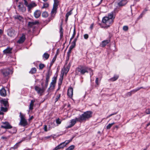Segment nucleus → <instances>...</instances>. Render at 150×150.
<instances>
[{
	"mask_svg": "<svg viewBox=\"0 0 150 150\" xmlns=\"http://www.w3.org/2000/svg\"><path fill=\"white\" fill-rule=\"evenodd\" d=\"M24 4L28 7V3L27 1L26 0H24Z\"/></svg>",
	"mask_w": 150,
	"mask_h": 150,
	"instance_id": "nucleus-58",
	"label": "nucleus"
},
{
	"mask_svg": "<svg viewBox=\"0 0 150 150\" xmlns=\"http://www.w3.org/2000/svg\"><path fill=\"white\" fill-rule=\"evenodd\" d=\"M77 37L76 38H75L72 42H74L75 43H76V41L77 40Z\"/></svg>",
	"mask_w": 150,
	"mask_h": 150,
	"instance_id": "nucleus-61",
	"label": "nucleus"
},
{
	"mask_svg": "<svg viewBox=\"0 0 150 150\" xmlns=\"http://www.w3.org/2000/svg\"><path fill=\"white\" fill-rule=\"evenodd\" d=\"M114 11H112L108 14V16L103 18L102 22L105 24L108 27L112 24L115 18V16L114 14Z\"/></svg>",
	"mask_w": 150,
	"mask_h": 150,
	"instance_id": "nucleus-1",
	"label": "nucleus"
},
{
	"mask_svg": "<svg viewBox=\"0 0 150 150\" xmlns=\"http://www.w3.org/2000/svg\"><path fill=\"white\" fill-rule=\"evenodd\" d=\"M50 55L48 53H45L43 55L42 57L43 58H45V60L47 59L49 57Z\"/></svg>",
	"mask_w": 150,
	"mask_h": 150,
	"instance_id": "nucleus-29",
	"label": "nucleus"
},
{
	"mask_svg": "<svg viewBox=\"0 0 150 150\" xmlns=\"http://www.w3.org/2000/svg\"><path fill=\"white\" fill-rule=\"evenodd\" d=\"M44 130L45 131L47 132V126L46 125H45L44 126Z\"/></svg>",
	"mask_w": 150,
	"mask_h": 150,
	"instance_id": "nucleus-57",
	"label": "nucleus"
},
{
	"mask_svg": "<svg viewBox=\"0 0 150 150\" xmlns=\"http://www.w3.org/2000/svg\"><path fill=\"white\" fill-rule=\"evenodd\" d=\"M115 124V123L113 122L111 124H109L106 127V128L107 129H109L111 127Z\"/></svg>",
	"mask_w": 150,
	"mask_h": 150,
	"instance_id": "nucleus-36",
	"label": "nucleus"
},
{
	"mask_svg": "<svg viewBox=\"0 0 150 150\" xmlns=\"http://www.w3.org/2000/svg\"><path fill=\"white\" fill-rule=\"evenodd\" d=\"M128 27L127 26H124L123 27V29L124 30L127 31L128 29Z\"/></svg>",
	"mask_w": 150,
	"mask_h": 150,
	"instance_id": "nucleus-51",
	"label": "nucleus"
},
{
	"mask_svg": "<svg viewBox=\"0 0 150 150\" xmlns=\"http://www.w3.org/2000/svg\"><path fill=\"white\" fill-rule=\"evenodd\" d=\"M71 141L67 140L65 142H63L55 147V149L57 150L60 149H62L64 148L65 146H66L68 143H69Z\"/></svg>",
	"mask_w": 150,
	"mask_h": 150,
	"instance_id": "nucleus-7",
	"label": "nucleus"
},
{
	"mask_svg": "<svg viewBox=\"0 0 150 150\" xmlns=\"http://www.w3.org/2000/svg\"><path fill=\"white\" fill-rule=\"evenodd\" d=\"M25 39V35L23 34L22 36L20 38L18 41L17 42L19 43H22L23 42Z\"/></svg>",
	"mask_w": 150,
	"mask_h": 150,
	"instance_id": "nucleus-17",
	"label": "nucleus"
},
{
	"mask_svg": "<svg viewBox=\"0 0 150 150\" xmlns=\"http://www.w3.org/2000/svg\"><path fill=\"white\" fill-rule=\"evenodd\" d=\"M57 7L53 6V8L51 12V14L52 15L53 14H55L56 13L57 10Z\"/></svg>",
	"mask_w": 150,
	"mask_h": 150,
	"instance_id": "nucleus-27",
	"label": "nucleus"
},
{
	"mask_svg": "<svg viewBox=\"0 0 150 150\" xmlns=\"http://www.w3.org/2000/svg\"><path fill=\"white\" fill-rule=\"evenodd\" d=\"M13 17L15 19L18 20L20 21H21L23 19L22 16L18 14L15 15Z\"/></svg>",
	"mask_w": 150,
	"mask_h": 150,
	"instance_id": "nucleus-23",
	"label": "nucleus"
},
{
	"mask_svg": "<svg viewBox=\"0 0 150 150\" xmlns=\"http://www.w3.org/2000/svg\"><path fill=\"white\" fill-rule=\"evenodd\" d=\"M141 88H144L143 87L138 88L135 89L133 90L132 91H134V93H135V92H137V91H138Z\"/></svg>",
	"mask_w": 150,
	"mask_h": 150,
	"instance_id": "nucleus-39",
	"label": "nucleus"
},
{
	"mask_svg": "<svg viewBox=\"0 0 150 150\" xmlns=\"http://www.w3.org/2000/svg\"><path fill=\"white\" fill-rule=\"evenodd\" d=\"M110 41V40H106L103 41L100 44L101 46L102 47H104L107 44H108Z\"/></svg>",
	"mask_w": 150,
	"mask_h": 150,
	"instance_id": "nucleus-21",
	"label": "nucleus"
},
{
	"mask_svg": "<svg viewBox=\"0 0 150 150\" xmlns=\"http://www.w3.org/2000/svg\"><path fill=\"white\" fill-rule=\"evenodd\" d=\"M44 65L42 64H40L39 65V68L41 69H42L44 68Z\"/></svg>",
	"mask_w": 150,
	"mask_h": 150,
	"instance_id": "nucleus-45",
	"label": "nucleus"
},
{
	"mask_svg": "<svg viewBox=\"0 0 150 150\" xmlns=\"http://www.w3.org/2000/svg\"><path fill=\"white\" fill-rule=\"evenodd\" d=\"M12 48L10 47H8L6 49L4 50L3 52L4 54H11L12 53L11 51Z\"/></svg>",
	"mask_w": 150,
	"mask_h": 150,
	"instance_id": "nucleus-16",
	"label": "nucleus"
},
{
	"mask_svg": "<svg viewBox=\"0 0 150 150\" xmlns=\"http://www.w3.org/2000/svg\"><path fill=\"white\" fill-rule=\"evenodd\" d=\"M132 93H134V91H132H132H131L130 92L127 93L126 94V96H130L131 95Z\"/></svg>",
	"mask_w": 150,
	"mask_h": 150,
	"instance_id": "nucleus-44",
	"label": "nucleus"
},
{
	"mask_svg": "<svg viewBox=\"0 0 150 150\" xmlns=\"http://www.w3.org/2000/svg\"><path fill=\"white\" fill-rule=\"evenodd\" d=\"M8 99L7 98L6 99H3L0 100V102L1 103H8Z\"/></svg>",
	"mask_w": 150,
	"mask_h": 150,
	"instance_id": "nucleus-30",
	"label": "nucleus"
},
{
	"mask_svg": "<svg viewBox=\"0 0 150 150\" xmlns=\"http://www.w3.org/2000/svg\"><path fill=\"white\" fill-rule=\"evenodd\" d=\"M17 32L13 29H9L8 31V34L10 37H14L16 35Z\"/></svg>",
	"mask_w": 150,
	"mask_h": 150,
	"instance_id": "nucleus-13",
	"label": "nucleus"
},
{
	"mask_svg": "<svg viewBox=\"0 0 150 150\" xmlns=\"http://www.w3.org/2000/svg\"><path fill=\"white\" fill-rule=\"evenodd\" d=\"M34 106V104H30L29 107V111L32 110L33 109Z\"/></svg>",
	"mask_w": 150,
	"mask_h": 150,
	"instance_id": "nucleus-40",
	"label": "nucleus"
},
{
	"mask_svg": "<svg viewBox=\"0 0 150 150\" xmlns=\"http://www.w3.org/2000/svg\"><path fill=\"white\" fill-rule=\"evenodd\" d=\"M60 94H58V95L57 96V97L56 98V100L55 101V103H56L58 100V99L60 97Z\"/></svg>",
	"mask_w": 150,
	"mask_h": 150,
	"instance_id": "nucleus-47",
	"label": "nucleus"
},
{
	"mask_svg": "<svg viewBox=\"0 0 150 150\" xmlns=\"http://www.w3.org/2000/svg\"><path fill=\"white\" fill-rule=\"evenodd\" d=\"M76 121H77L76 118L75 119L71 120L70 122H69V125H68L66 127V128L68 129L72 127L76 124Z\"/></svg>",
	"mask_w": 150,
	"mask_h": 150,
	"instance_id": "nucleus-12",
	"label": "nucleus"
},
{
	"mask_svg": "<svg viewBox=\"0 0 150 150\" xmlns=\"http://www.w3.org/2000/svg\"><path fill=\"white\" fill-rule=\"evenodd\" d=\"M3 104V106H5V108L1 107V110L4 112H6L7 111V107L8 106V104Z\"/></svg>",
	"mask_w": 150,
	"mask_h": 150,
	"instance_id": "nucleus-19",
	"label": "nucleus"
},
{
	"mask_svg": "<svg viewBox=\"0 0 150 150\" xmlns=\"http://www.w3.org/2000/svg\"><path fill=\"white\" fill-rule=\"evenodd\" d=\"M2 74L3 76L7 77L9 74L11 72V70L8 68L3 69L1 70Z\"/></svg>",
	"mask_w": 150,
	"mask_h": 150,
	"instance_id": "nucleus-6",
	"label": "nucleus"
},
{
	"mask_svg": "<svg viewBox=\"0 0 150 150\" xmlns=\"http://www.w3.org/2000/svg\"><path fill=\"white\" fill-rule=\"evenodd\" d=\"M42 88H40L38 86H35V90L37 92L38 94L40 95H42L43 93L44 92L45 89V86L44 85L43 82H42L41 83Z\"/></svg>",
	"mask_w": 150,
	"mask_h": 150,
	"instance_id": "nucleus-4",
	"label": "nucleus"
},
{
	"mask_svg": "<svg viewBox=\"0 0 150 150\" xmlns=\"http://www.w3.org/2000/svg\"><path fill=\"white\" fill-rule=\"evenodd\" d=\"M54 3L53 4V6L57 7L58 5L59 1L58 0H54Z\"/></svg>",
	"mask_w": 150,
	"mask_h": 150,
	"instance_id": "nucleus-34",
	"label": "nucleus"
},
{
	"mask_svg": "<svg viewBox=\"0 0 150 150\" xmlns=\"http://www.w3.org/2000/svg\"><path fill=\"white\" fill-rule=\"evenodd\" d=\"M36 6V4L35 3H33L29 4L28 7V8L30 9L34 7H35Z\"/></svg>",
	"mask_w": 150,
	"mask_h": 150,
	"instance_id": "nucleus-24",
	"label": "nucleus"
},
{
	"mask_svg": "<svg viewBox=\"0 0 150 150\" xmlns=\"http://www.w3.org/2000/svg\"><path fill=\"white\" fill-rule=\"evenodd\" d=\"M70 66V63H69L67 65H65L62 69L61 73L67 74L69 70Z\"/></svg>",
	"mask_w": 150,
	"mask_h": 150,
	"instance_id": "nucleus-8",
	"label": "nucleus"
},
{
	"mask_svg": "<svg viewBox=\"0 0 150 150\" xmlns=\"http://www.w3.org/2000/svg\"><path fill=\"white\" fill-rule=\"evenodd\" d=\"M48 13L46 11H44L42 13V16L44 18H47L48 16Z\"/></svg>",
	"mask_w": 150,
	"mask_h": 150,
	"instance_id": "nucleus-33",
	"label": "nucleus"
},
{
	"mask_svg": "<svg viewBox=\"0 0 150 150\" xmlns=\"http://www.w3.org/2000/svg\"><path fill=\"white\" fill-rule=\"evenodd\" d=\"M3 33V31L1 29H0V35Z\"/></svg>",
	"mask_w": 150,
	"mask_h": 150,
	"instance_id": "nucleus-63",
	"label": "nucleus"
},
{
	"mask_svg": "<svg viewBox=\"0 0 150 150\" xmlns=\"http://www.w3.org/2000/svg\"><path fill=\"white\" fill-rule=\"evenodd\" d=\"M56 122L57 124H60L61 123V121L58 118L56 120Z\"/></svg>",
	"mask_w": 150,
	"mask_h": 150,
	"instance_id": "nucleus-46",
	"label": "nucleus"
},
{
	"mask_svg": "<svg viewBox=\"0 0 150 150\" xmlns=\"http://www.w3.org/2000/svg\"><path fill=\"white\" fill-rule=\"evenodd\" d=\"M20 117L21 120L19 125L23 126L25 127L28 125L27 121L25 117V115L22 114L21 112L20 113Z\"/></svg>",
	"mask_w": 150,
	"mask_h": 150,
	"instance_id": "nucleus-5",
	"label": "nucleus"
},
{
	"mask_svg": "<svg viewBox=\"0 0 150 150\" xmlns=\"http://www.w3.org/2000/svg\"><path fill=\"white\" fill-rule=\"evenodd\" d=\"M73 95V89L71 87L69 88L67 91V95L69 97L71 98Z\"/></svg>",
	"mask_w": 150,
	"mask_h": 150,
	"instance_id": "nucleus-14",
	"label": "nucleus"
},
{
	"mask_svg": "<svg viewBox=\"0 0 150 150\" xmlns=\"http://www.w3.org/2000/svg\"><path fill=\"white\" fill-rule=\"evenodd\" d=\"M61 74H62V76L59 79V82L58 83V84L59 85H60L62 83V80L63 79V76L64 74H62V73H61Z\"/></svg>",
	"mask_w": 150,
	"mask_h": 150,
	"instance_id": "nucleus-31",
	"label": "nucleus"
},
{
	"mask_svg": "<svg viewBox=\"0 0 150 150\" xmlns=\"http://www.w3.org/2000/svg\"><path fill=\"white\" fill-rule=\"evenodd\" d=\"M92 112L90 111L84 112L78 118H76L77 121L80 122L85 121L92 117Z\"/></svg>",
	"mask_w": 150,
	"mask_h": 150,
	"instance_id": "nucleus-3",
	"label": "nucleus"
},
{
	"mask_svg": "<svg viewBox=\"0 0 150 150\" xmlns=\"http://www.w3.org/2000/svg\"><path fill=\"white\" fill-rule=\"evenodd\" d=\"M71 49L69 48V50H68V51L67 52V57H69V56L70 54L71 53Z\"/></svg>",
	"mask_w": 150,
	"mask_h": 150,
	"instance_id": "nucleus-50",
	"label": "nucleus"
},
{
	"mask_svg": "<svg viewBox=\"0 0 150 150\" xmlns=\"http://www.w3.org/2000/svg\"><path fill=\"white\" fill-rule=\"evenodd\" d=\"M84 38L86 39H87L88 38V35L87 34H85L84 35Z\"/></svg>",
	"mask_w": 150,
	"mask_h": 150,
	"instance_id": "nucleus-52",
	"label": "nucleus"
},
{
	"mask_svg": "<svg viewBox=\"0 0 150 150\" xmlns=\"http://www.w3.org/2000/svg\"><path fill=\"white\" fill-rule=\"evenodd\" d=\"M63 30L62 27L61 26L60 27V29L59 30V33L60 38L61 39L63 36Z\"/></svg>",
	"mask_w": 150,
	"mask_h": 150,
	"instance_id": "nucleus-26",
	"label": "nucleus"
},
{
	"mask_svg": "<svg viewBox=\"0 0 150 150\" xmlns=\"http://www.w3.org/2000/svg\"><path fill=\"white\" fill-rule=\"evenodd\" d=\"M50 78V76L49 74L46 75V79H49Z\"/></svg>",
	"mask_w": 150,
	"mask_h": 150,
	"instance_id": "nucleus-54",
	"label": "nucleus"
},
{
	"mask_svg": "<svg viewBox=\"0 0 150 150\" xmlns=\"http://www.w3.org/2000/svg\"><path fill=\"white\" fill-rule=\"evenodd\" d=\"M1 138L2 139H7V137H1Z\"/></svg>",
	"mask_w": 150,
	"mask_h": 150,
	"instance_id": "nucleus-62",
	"label": "nucleus"
},
{
	"mask_svg": "<svg viewBox=\"0 0 150 150\" xmlns=\"http://www.w3.org/2000/svg\"><path fill=\"white\" fill-rule=\"evenodd\" d=\"M119 76L117 75H115L113 77L110 79V80L112 81L116 80L118 78Z\"/></svg>",
	"mask_w": 150,
	"mask_h": 150,
	"instance_id": "nucleus-25",
	"label": "nucleus"
},
{
	"mask_svg": "<svg viewBox=\"0 0 150 150\" xmlns=\"http://www.w3.org/2000/svg\"><path fill=\"white\" fill-rule=\"evenodd\" d=\"M56 82V80L55 78L52 80V81L50 84V87L48 88V91H52L54 89Z\"/></svg>",
	"mask_w": 150,
	"mask_h": 150,
	"instance_id": "nucleus-10",
	"label": "nucleus"
},
{
	"mask_svg": "<svg viewBox=\"0 0 150 150\" xmlns=\"http://www.w3.org/2000/svg\"><path fill=\"white\" fill-rule=\"evenodd\" d=\"M38 23L39 22L37 21H36L34 22H29L28 24V26L30 27H31L33 25L37 24H38Z\"/></svg>",
	"mask_w": 150,
	"mask_h": 150,
	"instance_id": "nucleus-20",
	"label": "nucleus"
},
{
	"mask_svg": "<svg viewBox=\"0 0 150 150\" xmlns=\"http://www.w3.org/2000/svg\"><path fill=\"white\" fill-rule=\"evenodd\" d=\"M74 148V146L73 145H72L69 147L66 150H73Z\"/></svg>",
	"mask_w": 150,
	"mask_h": 150,
	"instance_id": "nucleus-38",
	"label": "nucleus"
},
{
	"mask_svg": "<svg viewBox=\"0 0 150 150\" xmlns=\"http://www.w3.org/2000/svg\"><path fill=\"white\" fill-rule=\"evenodd\" d=\"M0 94L2 96H6V91L3 88L0 90Z\"/></svg>",
	"mask_w": 150,
	"mask_h": 150,
	"instance_id": "nucleus-18",
	"label": "nucleus"
},
{
	"mask_svg": "<svg viewBox=\"0 0 150 150\" xmlns=\"http://www.w3.org/2000/svg\"><path fill=\"white\" fill-rule=\"evenodd\" d=\"M18 8L20 10H22V9L21 8V4H19L18 6Z\"/></svg>",
	"mask_w": 150,
	"mask_h": 150,
	"instance_id": "nucleus-60",
	"label": "nucleus"
},
{
	"mask_svg": "<svg viewBox=\"0 0 150 150\" xmlns=\"http://www.w3.org/2000/svg\"><path fill=\"white\" fill-rule=\"evenodd\" d=\"M3 125L1 126V128L5 129H9L12 128V126L7 122H2Z\"/></svg>",
	"mask_w": 150,
	"mask_h": 150,
	"instance_id": "nucleus-11",
	"label": "nucleus"
},
{
	"mask_svg": "<svg viewBox=\"0 0 150 150\" xmlns=\"http://www.w3.org/2000/svg\"><path fill=\"white\" fill-rule=\"evenodd\" d=\"M72 13L71 10L69 12H68L66 15V17H67V18H68V17Z\"/></svg>",
	"mask_w": 150,
	"mask_h": 150,
	"instance_id": "nucleus-42",
	"label": "nucleus"
},
{
	"mask_svg": "<svg viewBox=\"0 0 150 150\" xmlns=\"http://www.w3.org/2000/svg\"><path fill=\"white\" fill-rule=\"evenodd\" d=\"M23 141V140H21L18 142L13 147V149H17L19 146V144L21 143Z\"/></svg>",
	"mask_w": 150,
	"mask_h": 150,
	"instance_id": "nucleus-28",
	"label": "nucleus"
},
{
	"mask_svg": "<svg viewBox=\"0 0 150 150\" xmlns=\"http://www.w3.org/2000/svg\"><path fill=\"white\" fill-rule=\"evenodd\" d=\"M127 3V0H122L120 2L118 3V5L119 6H122Z\"/></svg>",
	"mask_w": 150,
	"mask_h": 150,
	"instance_id": "nucleus-22",
	"label": "nucleus"
},
{
	"mask_svg": "<svg viewBox=\"0 0 150 150\" xmlns=\"http://www.w3.org/2000/svg\"><path fill=\"white\" fill-rule=\"evenodd\" d=\"M70 66V63H69L67 65H65L62 69L61 73L67 74L69 70Z\"/></svg>",
	"mask_w": 150,
	"mask_h": 150,
	"instance_id": "nucleus-9",
	"label": "nucleus"
},
{
	"mask_svg": "<svg viewBox=\"0 0 150 150\" xmlns=\"http://www.w3.org/2000/svg\"><path fill=\"white\" fill-rule=\"evenodd\" d=\"M98 78H96L95 80V82L98 85L99 84L98 82Z\"/></svg>",
	"mask_w": 150,
	"mask_h": 150,
	"instance_id": "nucleus-55",
	"label": "nucleus"
},
{
	"mask_svg": "<svg viewBox=\"0 0 150 150\" xmlns=\"http://www.w3.org/2000/svg\"><path fill=\"white\" fill-rule=\"evenodd\" d=\"M75 34H76V30H75V29H74V30L73 34L71 37L70 39V42L71 41V40H72V39L74 38V37L75 35Z\"/></svg>",
	"mask_w": 150,
	"mask_h": 150,
	"instance_id": "nucleus-37",
	"label": "nucleus"
},
{
	"mask_svg": "<svg viewBox=\"0 0 150 150\" xmlns=\"http://www.w3.org/2000/svg\"><path fill=\"white\" fill-rule=\"evenodd\" d=\"M41 12L39 10H36L34 13V15L35 18H38L40 16Z\"/></svg>",
	"mask_w": 150,
	"mask_h": 150,
	"instance_id": "nucleus-15",
	"label": "nucleus"
},
{
	"mask_svg": "<svg viewBox=\"0 0 150 150\" xmlns=\"http://www.w3.org/2000/svg\"><path fill=\"white\" fill-rule=\"evenodd\" d=\"M35 102V100H32L31 101L30 103H33Z\"/></svg>",
	"mask_w": 150,
	"mask_h": 150,
	"instance_id": "nucleus-64",
	"label": "nucleus"
},
{
	"mask_svg": "<svg viewBox=\"0 0 150 150\" xmlns=\"http://www.w3.org/2000/svg\"><path fill=\"white\" fill-rule=\"evenodd\" d=\"M49 6V4L47 3H44L43 6L41 7V9H43L48 7Z\"/></svg>",
	"mask_w": 150,
	"mask_h": 150,
	"instance_id": "nucleus-35",
	"label": "nucleus"
},
{
	"mask_svg": "<svg viewBox=\"0 0 150 150\" xmlns=\"http://www.w3.org/2000/svg\"><path fill=\"white\" fill-rule=\"evenodd\" d=\"M146 113L147 114H150V109L148 108L146 109L145 111Z\"/></svg>",
	"mask_w": 150,
	"mask_h": 150,
	"instance_id": "nucleus-48",
	"label": "nucleus"
},
{
	"mask_svg": "<svg viewBox=\"0 0 150 150\" xmlns=\"http://www.w3.org/2000/svg\"><path fill=\"white\" fill-rule=\"evenodd\" d=\"M90 71L91 76L93 74V71L91 68L85 66H80L77 68L76 70V73L77 74L84 75L85 73H88V71Z\"/></svg>",
	"mask_w": 150,
	"mask_h": 150,
	"instance_id": "nucleus-2",
	"label": "nucleus"
},
{
	"mask_svg": "<svg viewBox=\"0 0 150 150\" xmlns=\"http://www.w3.org/2000/svg\"><path fill=\"white\" fill-rule=\"evenodd\" d=\"M72 45L70 47V49H72L76 45V43L74 42H72Z\"/></svg>",
	"mask_w": 150,
	"mask_h": 150,
	"instance_id": "nucleus-41",
	"label": "nucleus"
},
{
	"mask_svg": "<svg viewBox=\"0 0 150 150\" xmlns=\"http://www.w3.org/2000/svg\"><path fill=\"white\" fill-rule=\"evenodd\" d=\"M49 81V79H46L45 86L46 88H47V87L48 84V82Z\"/></svg>",
	"mask_w": 150,
	"mask_h": 150,
	"instance_id": "nucleus-43",
	"label": "nucleus"
},
{
	"mask_svg": "<svg viewBox=\"0 0 150 150\" xmlns=\"http://www.w3.org/2000/svg\"><path fill=\"white\" fill-rule=\"evenodd\" d=\"M120 115H117L115 117V119L116 120L119 119L120 118Z\"/></svg>",
	"mask_w": 150,
	"mask_h": 150,
	"instance_id": "nucleus-53",
	"label": "nucleus"
},
{
	"mask_svg": "<svg viewBox=\"0 0 150 150\" xmlns=\"http://www.w3.org/2000/svg\"><path fill=\"white\" fill-rule=\"evenodd\" d=\"M36 71V69L35 68H33L31 69V70L30 71V73L33 74L35 73Z\"/></svg>",
	"mask_w": 150,
	"mask_h": 150,
	"instance_id": "nucleus-32",
	"label": "nucleus"
},
{
	"mask_svg": "<svg viewBox=\"0 0 150 150\" xmlns=\"http://www.w3.org/2000/svg\"><path fill=\"white\" fill-rule=\"evenodd\" d=\"M147 11V10L146 9H145L143 11V12H142V13L139 16V18H141L142 17V15H143L145 13V12L146 11Z\"/></svg>",
	"mask_w": 150,
	"mask_h": 150,
	"instance_id": "nucleus-49",
	"label": "nucleus"
},
{
	"mask_svg": "<svg viewBox=\"0 0 150 150\" xmlns=\"http://www.w3.org/2000/svg\"><path fill=\"white\" fill-rule=\"evenodd\" d=\"M93 25H94V24L93 23H92L91 25V26H90V29L91 30H92L93 29Z\"/></svg>",
	"mask_w": 150,
	"mask_h": 150,
	"instance_id": "nucleus-59",
	"label": "nucleus"
},
{
	"mask_svg": "<svg viewBox=\"0 0 150 150\" xmlns=\"http://www.w3.org/2000/svg\"><path fill=\"white\" fill-rule=\"evenodd\" d=\"M56 58V56H55L53 58L52 60V63H53L55 61Z\"/></svg>",
	"mask_w": 150,
	"mask_h": 150,
	"instance_id": "nucleus-56",
	"label": "nucleus"
}]
</instances>
